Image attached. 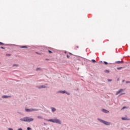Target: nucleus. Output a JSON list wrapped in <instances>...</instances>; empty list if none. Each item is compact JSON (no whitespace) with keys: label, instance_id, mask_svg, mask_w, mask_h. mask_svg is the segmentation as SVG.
I'll return each instance as SVG.
<instances>
[{"label":"nucleus","instance_id":"33","mask_svg":"<svg viewBox=\"0 0 130 130\" xmlns=\"http://www.w3.org/2000/svg\"><path fill=\"white\" fill-rule=\"evenodd\" d=\"M46 60H49V59H46Z\"/></svg>","mask_w":130,"mask_h":130},{"label":"nucleus","instance_id":"28","mask_svg":"<svg viewBox=\"0 0 130 130\" xmlns=\"http://www.w3.org/2000/svg\"><path fill=\"white\" fill-rule=\"evenodd\" d=\"M67 57H68V58H70V56L67 55Z\"/></svg>","mask_w":130,"mask_h":130},{"label":"nucleus","instance_id":"13","mask_svg":"<svg viewBox=\"0 0 130 130\" xmlns=\"http://www.w3.org/2000/svg\"><path fill=\"white\" fill-rule=\"evenodd\" d=\"M52 112H54L55 111L56 109L54 108H51Z\"/></svg>","mask_w":130,"mask_h":130},{"label":"nucleus","instance_id":"20","mask_svg":"<svg viewBox=\"0 0 130 130\" xmlns=\"http://www.w3.org/2000/svg\"><path fill=\"white\" fill-rule=\"evenodd\" d=\"M104 62L105 64H108V63H107V62H106V61H104Z\"/></svg>","mask_w":130,"mask_h":130},{"label":"nucleus","instance_id":"19","mask_svg":"<svg viewBox=\"0 0 130 130\" xmlns=\"http://www.w3.org/2000/svg\"><path fill=\"white\" fill-rule=\"evenodd\" d=\"M92 62H96V60L92 59Z\"/></svg>","mask_w":130,"mask_h":130},{"label":"nucleus","instance_id":"21","mask_svg":"<svg viewBox=\"0 0 130 130\" xmlns=\"http://www.w3.org/2000/svg\"><path fill=\"white\" fill-rule=\"evenodd\" d=\"M126 84H130V81H126Z\"/></svg>","mask_w":130,"mask_h":130},{"label":"nucleus","instance_id":"22","mask_svg":"<svg viewBox=\"0 0 130 130\" xmlns=\"http://www.w3.org/2000/svg\"><path fill=\"white\" fill-rule=\"evenodd\" d=\"M121 69H122V67L118 68L117 70H120Z\"/></svg>","mask_w":130,"mask_h":130},{"label":"nucleus","instance_id":"29","mask_svg":"<svg viewBox=\"0 0 130 130\" xmlns=\"http://www.w3.org/2000/svg\"><path fill=\"white\" fill-rule=\"evenodd\" d=\"M6 55H8L10 56V55H11V54H7Z\"/></svg>","mask_w":130,"mask_h":130},{"label":"nucleus","instance_id":"7","mask_svg":"<svg viewBox=\"0 0 130 130\" xmlns=\"http://www.w3.org/2000/svg\"><path fill=\"white\" fill-rule=\"evenodd\" d=\"M0 45H3L2 47H1V48H2V49H5V45L4 44V43L0 42Z\"/></svg>","mask_w":130,"mask_h":130},{"label":"nucleus","instance_id":"6","mask_svg":"<svg viewBox=\"0 0 130 130\" xmlns=\"http://www.w3.org/2000/svg\"><path fill=\"white\" fill-rule=\"evenodd\" d=\"M37 88H38L39 89H44V88H46V86L45 85H42L37 86Z\"/></svg>","mask_w":130,"mask_h":130},{"label":"nucleus","instance_id":"2","mask_svg":"<svg viewBox=\"0 0 130 130\" xmlns=\"http://www.w3.org/2000/svg\"><path fill=\"white\" fill-rule=\"evenodd\" d=\"M47 121H50L51 122H53L55 123H58L59 124H61V122L60 121L57 119H47Z\"/></svg>","mask_w":130,"mask_h":130},{"label":"nucleus","instance_id":"5","mask_svg":"<svg viewBox=\"0 0 130 130\" xmlns=\"http://www.w3.org/2000/svg\"><path fill=\"white\" fill-rule=\"evenodd\" d=\"M102 122L104 123V124H106V125H109V124H110V122H108L107 121H105L104 120H102Z\"/></svg>","mask_w":130,"mask_h":130},{"label":"nucleus","instance_id":"12","mask_svg":"<svg viewBox=\"0 0 130 130\" xmlns=\"http://www.w3.org/2000/svg\"><path fill=\"white\" fill-rule=\"evenodd\" d=\"M10 97H11V96H6V95H3L2 96L3 98H9Z\"/></svg>","mask_w":130,"mask_h":130},{"label":"nucleus","instance_id":"8","mask_svg":"<svg viewBox=\"0 0 130 130\" xmlns=\"http://www.w3.org/2000/svg\"><path fill=\"white\" fill-rule=\"evenodd\" d=\"M102 111H103V112H105V113H109V111H107L104 109H102Z\"/></svg>","mask_w":130,"mask_h":130},{"label":"nucleus","instance_id":"10","mask_svg":"<svg viewBox=\"0 0 130 130\" xmlns=\"http://www.w3.org/2000/svg\"><path fill=\"white\" fill-rule=\"evenodd\" d=\"M18 48H30L29 46H22V47H18Z\"/></svg>","mask_w":130,"mask_h":130},{"label":"nucleus","instance_id":"31","mask_svg":"<svg viewBox=\"0 0 130 130\" xmlns=\"http://www.w3.org/2000/svg\"><path fill=\"white\" fill-rule=\"evenodd\" d=\"M109 82H111V80H109Z\"/></svg>","mask_w":130,"mask_h":130},{"label":"nucleus","instance_id":"24","mask_svg":"<svg viewBox=\"0 0 130 130\" xmlns=\"http://www.w3.org/2000/svg\"><path fill=\"white\" fill-rule=\"evenodd\" d=\"M48 52H49L50 53H52V52H51V51H50V50H49Z\"/></svg>","mask_w":130,"mask_h":130},{"label":"nucleus","instance_id":"25","mask_svg":"<svg viewBox=\"0 0 130 130\" xmlns=\"http://www.w3.org/2000/svg\"><path fill=\"white\" fill-rule=\"evenodd\" d=\"M38 70H40V68H37L36 70L38 71Z\"/></svg>","mask_w":130,"mask_h":130},{"label":"nucleus","instance_id":"23","mask_svg":"<svg viewBox=\"0 0 130 130\" xmlns=\"http://www.w3.org/2000/svg\"><path fill=\"white\" fill-rule=\"evenodd\" d=\"M27 130H31V128L28 127H27Z\"/></svg>","mask_w":130,"mask_h":130},{"label":"nucleus","instance_id":"1","mask_svg":"<svg viewBox=\"0 0 130 130\" xmlns=\"http://www.w3.org/2000/svg\"><path fill=\"white\" fill-rule=\"evenodd\" d=\"M20 120H21V121H25L27 122H30L31 121H33V120H34V119L32 118H29L28 117H25L23 118L20 119Z\"/></svg>","mask_w":130,"mask_h":130},{"label":"nucleus","instance_id":"34","mask_svg":"<svg viewBox=\"0 0 130 130\" xmlns=\"http://www.w3.org/2000/svg\"><path fill=\"white\" fill-rule=\"evenodd\" d=\"M122 94H125V93H122L121 95H122Z\"/></svg>","mask_w":130,"mask_h":130},{"label":"nucleus","instance_id":"17","mask_svg":"<svg viewBox=\"0 0 130 130\" xmlns=\"http://www.w3.org/2000/svg\"><path fill=\"white\" fill-rule=\"evenodd\" d=\"M121 62H122V61H117V63H121Z\"/></svg>","mask_w":130,"mask_h":130},{"label":"nucleus","instance_id":"35","mask_svg":"<svg viewBox=\"0 0 130 130\" xmlns=\"http://www.w3.org/2000/svg\"><path fill=\"white\" fill-rule=\"evenodd\" d=\"M77 48H79V47H77Z\"/></svg>","mask_w":130,"mask_h":130},{"label":"nucleus","instance_id":"4","mask_svg":"<svg viewBox=\"0 0 130 130\" xmlns=\"http://www.w3.org/2000/svg\"><path fill=\"white\" fill-rule=\"evenodd\" d=\"M124 89H121L119 90H118V91H117L116 95H118V94H120V93H121V92H122Z\"/></svg>","mask_w":130,"mask_h":130},{"label":"nucleus","instance_id":"32","mask_svg":"<svg viewBox=\"0 0 130 130\" xmlns=\"http://www.w3.org/2000/svg\"><path fill=\"white\" fill-rule=\"evenodd\" d=\"M67 94H68V95H70V93H67Z\"/></svg>","mask_w":130,"mask_h":130},{"label":"nucleus","instance_id":"16","mask_svg":"<svg viewBox=\"0 0 130 130\" xmlns=\"http://www.w3.org/2000/svg\"><path fill=\"white\" fill-rule=\"evenodd\" d=\"M125 108H128V107H123L122 109H125Z\"/></svg>","mask_w":130,"mask_h":130},{"label":"nucleus","instance_id":"30","mask_svg":"<svg viewBox=\"0 0 130 130\" xmlns=\"http://www.w3.org/2000/svg\"><path fill=\"white\" fill-rule=\"evenodd\" d=\"M124 80H122V83H124Z\"/></svg>","mask_w":130,"mask_h":130},{"label":"nucleus","instance_id":"18","mask_svg":"<svg viewBox=\"0 0 130 130\" xmlns=\"http://www.w3.org/2000/svg\"><path fill=\"white\" fill-rule=\"evenodd\" d=\"M18 64H13V67H18Z\"/></svg>","mask_w":130,"mask_h":130},{"label":"nucleus","instance_id":"26","mask_svg":"<svg viewBox=\"0 0 130 130\" xmlns=\"http://www.w3.org/2000/svg\"><path fill=\"white\" fill-rule=\"evenodd\" d=\"M9 130H13V128H9Z\"/></svg>","mask_w":130,"mask_h":130},{"label":"nucleus","instance_id":"3","mask_svg":"<svg viewBox=\"0 0 130 130\" xmlns=\"http://www.w3.org/2000/svg\"><path fill=\"white\" fill-rule=\"evenodd\" d=\"M38 110L34 109H25V111L27 112H30L31 111H37Z\"/></svg>","mask_w":130,"mask_h":130},{"label":"nucleus","instance_id":"14","mask_svg":"<svg viewBox=\"0 0 130 130\" xmlns=\"http://www.w3.org/2000/svg\"><path fill=\"white\" fill-rule=\"evenodd\" d=\"M109 70H105V73H107L108 74L109 73Z\"/></svg>","mask_w":130,"mask_h":130},{"label":"nucleus","instance_id":"27","mask_svg":"<svg viewBox=\"0 0 130 130\" xmlns=\"http://www.w3.org/2000/svg\"><path fill=\"white\" fill-rule=\"evenodd\" d=\"M36 53H37V54H41V53H37V52H36Z\"/></svg>","mask_w":130,"mask_h":130},{"label":"nucleus","instance_id":"15","mask_svg":"<svg viewBox=\"0 0 130 130\" xmlns=\"http://www.w3.org/2000/svg\"><path fill=\"white\" fill-rule=\"evenodd\" d=\"M38 118L42 119V118H43V117H42V116H38Z\"/></svg>","mask_w":130,"mask_h":130},{"label":"nucleus","instance_id":"9","mask_svg":"<svg viewBox=\"0 0 130 130\" xmlns=\"http://www.w3.org/2000/svg\"><path fill=\"white\" fill-rule=\"evenodd\" d=\"M121 119L122 120H129V119L127 118V117H122Z\"/></svg>","mask_w":130,"mask_h":130},{"label":"nucleus","instance_id":"11","mask_svg":"<svg viewBox=\"0 0 130 130\" xmlns=\"http://www.w3.org/2000/svg\"><path fill=\"white\" fill-rule=\"evenodd\" d=\"M59 93H62V94H64V93H66V90L64 91H60Z\"/></svg>","mask_w":130,"mask_h":130}]
</instances>
